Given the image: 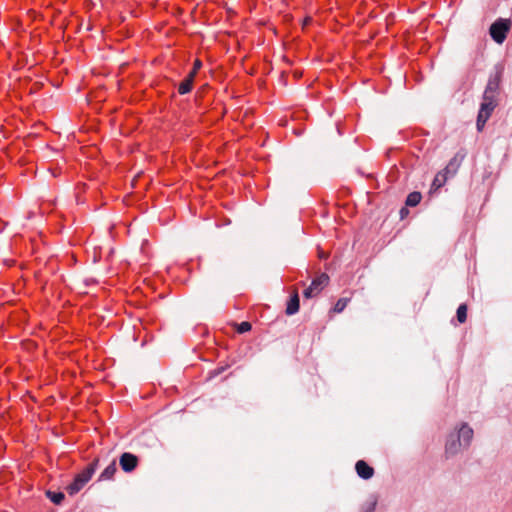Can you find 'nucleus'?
<instances>
[{
	"label": "nucleus",
	"mask_w": 512,
	"mask_h": 512,
	"mask_svg": "<svg viewBox=\"0 0 512 512\" xmlns=\"http://www.w3.org/2000/svg\"><path fill=\"white\" fill-rule=\"evenodd\" d=\"M201 66H202L201 61H200V60H198V59H197V60H195V62H194V67H193V69H192V71H191V72H194V76L196 75V73H197L198 69H199Z\"/></svg>",
	"instance_id": "21"
},
{
	"label": "nucleus",
	"mask_w": 512,
	"mask_h": 512,
	"mask_svg": "<svg viewBox=\"0 0 512 512\" xmlns=\"http://www.w3.org/2000/svg\"><path fill=\"white\" fill-rule=\"evenodd\" d=\"M473 435V429L467 423H463L457 434L459 440L463 443V448L470 446Z\"/></svg>",
	"instance_id": "8"
},
{
	"label": "nucleus",
	"mask_w": 512,
	"mask_h": 512,
	"mask_svg": "<svg viewBox=\"0 0 512 512\" xmlns=\"http://www.w3.org/2000/svg\"><path fill=\"white\" fill-rule=\"evenodd\" d=\"M497 104V99L491 97L486 98V96L483 95V101L480 105L476 122L478 131H481L484 128L487 120L490 118Z\"/></svg>",
	"instance_id": "2"
},
{
	"label": "nucleus",
	"mask_w": 512,
	"mask_h": 512,
	"mask_svg": "<svg viewBox=\"0 0 512 512\" xmlns=\"http://www.w3.org/2000/svg\"><path fill=\"white\" fill-rule=\"evenodd\" d=\"M138 464L139 458L130 452H124L119 457V465L121 469L126 473H131L134 471Z\"/></svg>",
	"instance_id": "5"
},
{
	"label": "nucleus",
	"mask_w": 512,
	"mask_h": 512,
	"mask_svg": "<svg viewBox=\"0 0 512 512\" xmlns=\"http://www.w3.org/2000/svg\"><path fill=\"white\" fill-rule=\"evenodd\" d=\"M462 447L463 443L461 442V440H459L458 437L457 439H455L454 436H451L446 442L445 452L448 455H455L461 450Z\"/></svg>",
	"instance_id": "10"
},
{
	"label": "nucleus",
	"mask_w": 512,
	"mask_h": 512,
	"mask_svg": "<svg viewBox=\"0 0 512 512\" xmlns=\"http://www.w3.org/2000/svg\"><path fill=\"white\" fill-rule=\"evenodd\" d=\"M194 81V72H190L187 77L179 84L178 92L182 95L191 91Z\"/></svg>",
	"instance_id": "13"
},
{
	"label": "nucleus",
	"mask_w": 512,
	"mask_h": 512,
	"mask_svg": "<svg viewBox=\"0 0 512 512\" xmlns=\"http://www.w3.org/2000/svg\"><path fill=\"white\" fill-rule=\"evenodd\" d=\"M466 151L464 149L459 150L452 159H450L447 166L443 169L450 177H453L458 172L462 162L466 157Z\"/></svg>",
	"instance_id": "6"
},
{
	"label": "nucleus",
	"mask_w": 512,
	"mask_h": 512,
	"mask_svg": "<svg viewBox=\"0 0 512 512\" xmlns=\"http://www.w3.org/2000/svg\"><path fill=\"white\" fill-rule=\"evenodd\" d=\"M400 212H401V215H405V213H407V210L405 208H402Z\"/></svg>",
	"instance_id": "23"
},
{
	"label": "nucleus",
	"mask_w": 512,
	"mask_h": 512,
	"mask_svg": "<svg viewBox=\"0 0 512 512\" xmlns=\"http://www.w3.org/2000/svg\"><path fill=\"white\" fill-rule=\"evenodd\" d=\"M467 319V305L461 304L457 309V320L464 323Z\"/></svg>",
	"instance_id": "18"
},
{
	"label": "nucleus",
	"mask_w": 512,
	"mask_h": 512,
	"mask_svg": "<svg viewBox=\"0 0 512 512\" xmlns=\"http://www.w3.org/2000/svg\"><path fill=\"white\" fill-rule=\"evenodd\" d=\"M449 177L450 176L444 170L438 172L433 180L432 187L435 189L441 188Z\"/></svg>",
	"instance_id": "14"
},
{
	"label": "nucleus",
	"mask_w": 512,
	"mask_h": 512,
	"mask_svg": "<svg viewBox=\"0 0 512 512\" xmlns=\"http://www.w3.org/2000/svg\"><path fill=\"white\" fill-rule=\"evenodd\" d=\"M251 323L250 322H247V321H244V322H241L240 324H237V331L239 333H245V332H248L251 330Z\"/></svg>",
	"instance_id": "20"
},
{
	"label": "nucleus",
	"mask_w": 512,
	"mask_h": 512,
	"mask_svg": "<svg viewBox=\"0 0 512 512\" xmlns=\"http://www.w3.org/2000/svg\"><path fill=\"white\" fill-rule=\"evenodd\" d=\"M421 193L420 192H411L407 198H406V205L407 206H411V207H414L416 205H418L421 201Z\"/></svg>",
	"instance_id": "16"
},
{
	"label": "nucleus",
	"mask_w": 512,
	"mask_h": 512,
	"mask_svg": "<svg viewBox=\"0 0 512 512\" xmlns=\"http://www.w3.org/2000/svg\"><path fill=\"white\" fill-rule=\"evenodd\" d=\"M510 20L508 19H498L496 20L491 26H490V35L492 39L498 43L501 44L504 42V40L507 37V33L510 29Z\"/></svg>",
	"instance_id": "3"
},
{
	"label": "nucleus",
	"mask_w": 512,
	"mask_h": 512,
	"mask_svg": "<svg viewBox=\"0 0 512 512\" xmlns=\"http://www.w3.org/2000/svg\"><path fill=\"white\" fill-rule=\"evenodd\" d=\"M319 256H320L321 258H326V257H327V255H326V254H324V253H320V254H319Z\"/></svg>",
	"instance_id": "24"
},
{
	"label": "nucleus",
	"mask_w": 512,
	"mask_h": 512,
	"mask_svg": "<svg viewBox=\"0 0 512 512\" xmlns=\"http://www.w3.org/2000/svg\"><path fill=\"white\" fill-rule=\"evenodd\" d=\"M348 301V298H340L334 305L333 311L335 313H341L346 308Z\"/></svg>",
	"instance_id": "19"
},
{
	"label": "nucleus",
	"mask_w": 512,
	"mask_h": 512,
	"mask_svg": "<svg viewBox=\"0 0 512 512\" xmlns=\"http://www.w3.org/2000/svg\"><path fill=\"white\" fill-rule=\"evenodd\" d=\"M329 276L326 273L320 274L311 284L303 291V296L310 299L318 296L321 291L329 284Z\"/></svg>",
	"instance_id": "4"
},
{
	"label": "nucleus",
	"mask_w": 512,
	"mask_h": 512,
	"mask_svg": "<svg viewBox=\"0 0 512 512\" xmlns=\"http://www.w3.org/2000/svg\"><path fill=\"white\" fill-rule=\"evenodd\" d=\"M377 505V498L370 496L360 507V512H374Z\"/></svg>",
	"instance_id": "15"
},
{
	"label": "nucleus",
	"mask_w": 512,
	"mask_h": 512,
	"mask_svg": "<svg viewBox=\"0 0 512 512\" xmlns=\"http://www.w3.org/2000/svg\"><path fill=\"white\" fill-rule=\"evenodd\" d=\"M299 302L298 292L295 291L287 303L285 313L289 316L296 314L299 311Z\"/></svg>",
	"instance_id": "11"
},
{
	"label": "nucleus",
	"mask_w": 512,
	"mask_h": 512,
	"mask_svg": "<svg viewBox=\"0 0 512 512\" xmlns=\"http://www.w3.org/2000/svg\"><path fill=\"white\" fill-rule=\"evenodd\" d=\"M46 496L56 505L61 504V502L64 500L65 495L62 492H53V491H46Z\"/></svg>",
	"instance_id": "17"
},
{
	"label": "nucleus",
	"mask_w": 512,
	"mask_h": 512,
	"mask_svg": "<svg viewBox=\"0 0 512 512\" xmlns=\"http://www.w3.org/2000/svg\"><path fill=\"white\" fill-rule=\"evenodd\" d=\"M356 472L359 477L368 480L373 477L374 469L369 466L364 460H359L355 465Z\"/></svg>",
	"instance_id": "9"
},
{
	"label": "nucleus",
	"mask_w": 512,
	"mask_h": 512,
	"mask_svg": "<svg viewBox=\"0 0 512 512\" xmlns=\"http://www.w3.org/2000/svg\"><path fill=\"white\" fill-rule=\"evenodd\" d=\"M500 81H501V73L500 72H496L494 75H491L488 80V83L486 85L483 95L486 96V98L491 97V98L497 99Z\"/></svg>",
	"instance_id": "7"
},
{
	"label": "nucleus",
	"mask_w": 512,
	"mask_h": 512,
	"mask_svg": "<svg viewBox=\"0 0 512 512\" xmlns=\"http://www.w3.org/2000/svg\"><path fill=\"white\" fill-rule=\"evenodd\" d=\"M99 459H94L82 472L76 475L74 481L67 486V492L70 495L78 493L84 485L91 479L98 467Z\"/></svg>",
	"instance_id": "1"
},
{
	"label": "nucleus",
	"mask_w": 512,
	"mask_h": 512,
	"mask_svg": "<svg viewBox=\"0 0 512 512\" xmlns=\"http://www.w3.org/2000/svg\"><path fill=\"white\" fill-rule=\"evenodd\" d=\"M117 471L116 461L113 460L99 475L98 481H107L113 479Z\"/></svg>",
	"instance_id": "12"
},
{
	"label": "nucleus",
	"mask_w": 512,
	"mask_h": 512,
	"mask_svg": "<svg viewBox=\"0 0 512 512\" xmlns=\"http://www.w3.org/2000/svg\"><path fill=\"white\" fill-rule=\"evenodd\" d=\"M223 370H224L223 368L218 369V370H215V371L213 372V374H214V375H218V374H220Z\"/></svg>",
	"instance_id": "22"
}]
</instances>
